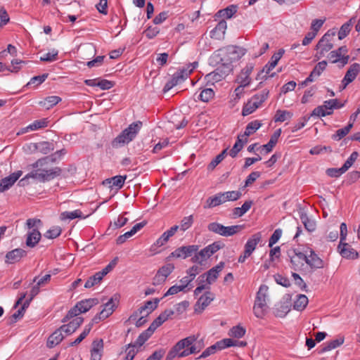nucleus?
Returning <instances> with one entry per match:
<instances>
[{
	"mask_svg": "<svg viewBox=\"0 0 360 360\" xmlns=\"http://www.w3.org/2000/svg\"><path fill=\"white\" fill-rule=\"evenodd\" d=\"M243 228L241 225H233L229 226H224L222 236L229 237L232 236L240 232Z\"/></svg>",
	"mask_w": 360,
	"mask_h": 360,
	"instance_id": "42",
	"label": "nucleus"
},
{
	"mask_svg": "<svg viewBox=\"0 0 360 360\" xmlns=\"http://www.w3.org/2000/svg\"><path fill=\"white\" fill-rule=\"evenodd\" d=\"M53 144L48 141H41L37 143V152L44 155L49 153L53 150Z\"/></svg>",
	"mask_w": 360,
	"mask_h": 360,
	"instance_id": "39",
	"label": "nucleus"
},
{
	"mask_svg": "<svg viewBox=\"0 0 360 360\" xmlns=\"http://www.w3.org/2000/svg\"><path fill=\"white\" fill-rule=\"evenodd\" d=\"M337 32L335 28L329 30L319 41L316 46L317 51L315 57L319 60L325 56L333 47L332 41L335 36Z\"/></svg>",
	"mask_w": 360,
	"mask_h": 360,
	"instance_id": "5",
	"label": "nucleus"
},
{
	"mask_svg": "<svg viewBox=\"0 0 360 360\" xmlns=\"http://www.w3.org/2000/svg\"><path fill=\"white\" fill-rule=\"evenodd\" d=\"M154 331L155 330L150 326L147 330H144L139 335L136 341V344L139 346H142L153 335Z\"/></svg>",
	"mask_w": 360,
	"mask_h": 360,
	"instance_id": "38",
	"label": "nucleus"
},
{
	"mask_svg": "<svg viewBox=\"0 0 360 360\" xmlns=\"http://www.w3.org/2000/svg\"><path fill=\"white\" fill-rule=\"evenodd\" d=\"M62 232V229L59 226H54L49 229L45 233L44 237L49 239H54L58 237Z\"/></svg>",
	"mask_w": 360,
	"mask_h": 360,
	"instance_id": "56",
	"label": "nucleus"
},
{
	"mask_svg": "<svg viewBox=\"0 0 360 360\" xmlns=\"http://www.w3.org/2000/svg\"><path fill=\"white\" fill-rule=\"evenodd\" d=\"M248 142V139H244L242 136L238 135V139L233 148L229 151V155L232 158L236 157L238 153L242 150L243 146Z\"/></svg>",
	"mask_w": 360,
	"mask_h": 360,
	"instance_id": "30",
	"label": "nucleus"
},
{
	"mask_svg": "<svg viewBox=\"0 0 360 360\" xmlns=\"http://www.w3.org/2000/svg\"><path fill=\"white\" fill-rule=\"evenodd\" d=\"M246 330L243 326L238 325L236 326H233L229 330V335L231 337H233L236 338H240L243 337L245 334Z\"/></svg>",
	"mask_w": 360,
	"mask_h": 360,
	"instance_id": "51",
	"label": "nucleus"
},
{
	"mask_svg": "<svg viewBox=\"0 0 360 360\" xmlns=\"http://www.w3.org/2000/svg\"><path fill=\"white\" fill-rule=\"evenodd\" d=\"M63 330L60 327L58 329L55 330L48 338L47 347L53 348L56 345H58L64 338L63 335Z\"/></svg>",
	"mask_w": 360,
	"mask_h": 360,
	"instance_id": "23",
	"label": "nucleus"
},
{
	"mask_svg": "<svg viewBox=\"0 0 360 360\" xmlns=\"http://www.w3.org/2000/svg\"><path fill=\"white\" fill-rule=\"evenodd\" d=\"M199 246L197 245L181 246L176 249L171 253V257L176 258H186L191 257L193 254L196 253Z\"/></svg>",
	"mask_w": 360,
	"mask_h": 360,
	"instance_id": "12",
	"label": "nucleus"
},
{
	"mask_svg": "<svg viewBox=\"0 0 360 360\" xmlns=\"http://www.w3.org/2000/svg\"><path fill=\"white\" fill-rule=\"evenodd\" d=\"M281 129L276 130L271 136L269 141L266 144L262 146L263 149L266 150V153H270L273 150V148L276 144L278 139L281 136Z\"/></svg>",
	"mask_w": 360,
	"mask_h": 360,
	"instance_id": "35",
	"label": "nucleus"
},
{
	"mask_svg": "<svg viewBox=\"0 0 360 360\" xmlns=\"http://www.w3.org/2000/svg\"><path fill=\"white\" fill-rule=\"evenodd\" d=\"M224 226V225L219 223L212 222L207 225V229L210 232L214 233L222 236Z\"/></svg>",
	"mask_w": 360,
	"mask_h": 360,
	"instance_id": "59",
	"label": "nucleus"
},
{
	"mask_svg": "<svg viewBox=\"0 0 360 360\" xmlns=\"http://www.w3.org/2000/svg\"><path fill=\"white\" fill-rule=\"evenodd\" d=\"M141 127L142 122L140 121H137L131 124L113 140L112 143V146L115 148H118L131 141L136 136Z\"/></svg>",
	"mask_w": 360,
	"mask_h": 360,
	"instance_id": "3",
	"label": "nucleus"
},
{
	"mask_svg": "<svg viewBox=\"0 0 360 360\" xmlns=\"http://www.w3.org/2000/svg\"><path fill=\"white\" fill-rule=\"evenodd\" d=\"M227 24L225 20H221L217 26L210 32V37L213 39H220L225 34Z\"/></svg>",
	"mask_w": 360,
	"mask_h": 360,
	"instance_id": "22",
	"label": "nucleus"
},
{
	"mask_svg": "<svg viewBox=\"0 0 360 360\" xmlns=\"http://www.w3.org/2000/svg\"><path fill=\"white\" fill-rule=\"evenodd\" d=\"M269 288L266 285H261L257 292L253 306L254 314L257 318H263L266 313Z\"/></svg>",
	"mask_w": 360,
	"mask_h": 360,
	"instance_id": "4",
	"label": "nucleus"
},
{
	"mask_svg": "<svg viewBox=\"0 0 360 360\" xmlns=\"http://www.w3.org/2000/svg\"><path fill=\"white\" fill-rule=\"evenodd\" d=\"M290 311L288 305L283 302L279 303L275 308L274 314L278 317H284Z\"/></svg>",
	"mask_w": 360,
	"mask_h": 360,
	"instance_id": "55",
	"label": "nucleus"
},
{
	"mask_svg": "<svg viewBox=\"0 0 360 360\" xmlns=\"http://www.w3.org/2000/svg\"><path fill=\"white\" fill-rule=\"evenodd\" d=\"M193 280L191 276H188V275L186 276H184L179 281V285L183 288L184 292H188L189 291L193 286L191 285V282Z\"/></svg>",
	"mask_w": 360,
	"mask_h": 360,
	"instance_id": "62",
	"label": "nucleus"
},
{
	"mask_svg": "<svg viewBox=\"0 0 360 360\" xmlns=\"http://www.w3.org/2000/svg\"><path fill=\"white\" fill-rule=\"evenodd\" d=\"M262 240V233L260 232H257L253 234L247 241L245 245V251H246L247 254H250L254 252L257 244Z\"/></svg>",
	"mask_w": 360,
	"mask_h": 360,
	"instance_id": "19",
	"label": "nucleus"
},
{
	"mask_svg": "<svg viewBox=\"0 0 360 360\" xmlns=\"http://www.w3.org/2000/svg\"><path fill=\"white\" fill-rule=\"evenodd\" d=\"M252 202L245 201L240 207H235L233 210L234 217H240L245 214L251 207Z\"/></svg>",
	"mask_w": 360,
	"mask_h": 360,
	"instance_id": "37",
	"label": "nucleus"
},
{
	"mask_svg": "<svg viewBox=\"0 0 360 360\" xmlns=\"http://www.w3.org/2000/svg\"><path fill=\"white\" fill-rule=\"evenodd\" d=\"M290 261L295 271H302L306 264V255L302 252H295L290 256Z\"/></svg>",
	"mask_w": 360,
	"mask_h": 360,
	"instance_id": "16",
	"label": "nucleus"
},
{
	"mask_svg": "<svg viewBox=\"0 0 360 360\" xmlns=\"http://www.w3.org/2000/svg\"><path fill=\"white\" fill-rule=\"evenodd\" d=\"M172 309H166L161 313L150 324V326L155 330L157 328L165 322L169 317L174 314Z\"/></svg>",
	"mask_w": 360,
	"mask_h": 360,
	"instance_id": "24",
	"label": "nucleus"
},
{
	"mask_svg": "<svg viewBox=\"0 0 360 360\" xmlns=\"http://www.w3.org/2000/svg\"><path fill=\"white\" fill-rule=\"evenodd\" d=\"M82 212L79 210H76L72 212H63L60 214V218L61 220H66V219H74L76 218H81L82 217Z\"/></svg>",
	"mask_w": 360,
	"mask_h": 360,
	"instance_id": "47",
	"label": "nucleus"
},
{
	"mask_svg": "<svg viewBox=\"0 0 360 360\" xmlns=\"http://www.w3.org/2000/svg\"><path fill=\"white\" fill-rule=\"evenodd\" d=\"M47 126V121L46 119L35 120L34 122L27 127V129L31 131L37 130L44 128Z\"/></svg>",
	"mask_w": 360,
	"mask_h": 360,
	"instance_id": "64",
	"label": "nucleus"
},
{
	"mask_svg": "<svg viewBox=\"0 0 360 360\" xmlns=\"http://www.w3.org/2000/svg\"><path fill=\"white\" fill-rule=\"evenodd\" d=\"M348 49L346 46H342L337 50L332 51L328 54V58L333 63H340L342 66L348 63L349 56L347 55Z\"/></svg>",
	"mask_w": 360,
	"mask_h": 360,
	"instance_id": "8",
	"label": "nucleus"
},
{
	"mask_svg": "<svg viewBox=\"0 0 360 360\" xmlns=\"http://www.w3.org/2000/svg\"><path fill=\"white\" fill-rule=\"evenodd\" d=\"M82 314V311L80 310L79 307H77V303L76 305L70 309V311L68 312L67 315L63 318V322H66L69 321L70 319H75L76 317H78L77 316Z\"/></svg>",
	"mask_w": 360,
	"mask_h": 360,
	"instance_id": "60",
	"label": "nucleus"
},
{
	"mask_svg": "<svg viewBox=\"0 0 360 360\" xmlns=\"http://www.w3.org/2000/svg\"><path fill=\"white\" fill-rule=\"evenodd\" d=\"M53 157H45L37 160L32 165L33 170L27 174L25 179L32 178L40 182L50 181L61 174L62 169L58 167H51L50 162H54Z\"/></svg>",
	"mask_w": 360,
	"mask_h": 360,
	"instance_id": "1",
	"label": "nucleus"
},
{
	"mask_svg": "<svg viewBox=\"0 0 360 360\" xmlns=\"http://www.w3.org/2000/svg\"><path fill=\"white\" fill-rule=\"evenodd\" d=\"M93 324L94 323L91 322L89 325L86 326L82 333L74 342H70L69 346L73 347L75 345L79 344L88 335L92 328Z\"/></svg>",
	"mask_w": 360,
	"mask_h": 360,
	"instance_id": "48",
	"label": "nucleus"
},
{
	"mask_svg": "<svg viewBox=\"0 0 360 360\" xmlns=\"http://www.w3.org/2000/svg\"><path fill=\"white\" fill-rule=\"evenodd\" d=\"M61 98L57 96H50L39 102V105L49 110L58 104Z\"/></svg>",
	"mask_w": 360,
	"mask_h": 360,
	"instance_id": "32",
	"label": "nucleus"
},
{
	"mask_svg": "<svg viewBox=\"0 0 360 360\" xmlns=\"http://www.w3.org/2000/svg\"><path fill=\"white\" fill-rule=\"evenodd\" d=\"M237 340H234L231 338H225L216 343V346H218V349H224L225 348L236 346Z\"/></svg>",
	"mask_w": 360,
	"mask_h": 360,
	"instance_id": "58",
	"label": "nucleus"
},
{
	"mask_svg": "<svg viewBox=\"0 0 360 360\" xmlns=\"http://www.w3.org/2000/svg\"><path fill=\"white\" fill-rule=\"evenodd\" d=\"M41 237L40 232L37 229H32L27 233L26 245L30 248H34L39 243Z\"/></svg>",
	"mask_w": 360,
	"mask_h": 360,
	"instance_id": "25",
	"label": "nucleus"
},
{
	"mask_svg": "<svg viewBox=\"0 0 360 360\" xmlns=\"http://www.w3.org/2000/svg\"><path fill=\"white\" fill-rule=\"evenodd\" d=\"M198 65V62H193L192 63H189L186 65V67L179 69L176 72V75L181 76V79L182 81L185 80L189 75L197 68Z\"/></svg>",
	"mask_w": 360,
	"mask_h": 360,
	"instance_id": "31",
	"label": "nucleus"
},
{
	"mask_svg": "<svg viewBox=\"0 0 360 360\" xmlns=\"http://www.w3.org/2000/svg\"><path fill=\"white\" fill-rule=\"evenodd\" d=\"M22 172L21 171H17L13 172L8 176H6L0 180V193L9 189L15 181L20 177Z\"/></svg>",
	"mask_w": 360,
	"mask_h": 360,
	"instance_id": "13",
	"label": "nucleus"
},
{
	"mask_svg": "<svg viewBox=\"0 0 360 360\" xmlns=\"http://www.w3.org/2000/svg\"><path fill=\"white\" fill-rule=\"evenodd\" d=\"M116 306L113 299L110 298L104 305L103 309L99 314L96 315L91 320L93 323H98L101 320H103L110 316L115 311Z\"/></svg>",
	"mask_w": 360,
	"mask_h": 360,
	"instance_id": "11",
	"label": "nucleus"
},
{
	"mask_svg": "<svg viewBox=\"0 0 360 360\" xmlns=\"http://www.w3.org/2000/svg\"><path fill=\"white\" fill-rule=\"evenodd\" d=\"M344 342L343 338H339L335 340H333L330 342H328L326 346L321 349V352L330 351L331 349H335L338 347L340 346Z\"/></svg>",
	"mask_w": 360,
	"mask_h": 360,
	"instance_id": "46",
	"label": "nucleus"
},
{
	"mask_svg": "<svg viewBox=\"0 0 360 360\" xmlns=\"http://www.w3.org/2000/svg\"><path fill=\"white\" fill-rule=\"evenodd\" d=\"M300 219L306 230H307L309 232L315 231L316 226V222L314 220L309 219L305 212H301Z\"/></svg>",
	"mask_w": 360,
	"mask_h": 360,
	"instance_id": "36",
	"label": "nucleus"
},
{
	"mask_svg": "<svg viewBox=\"0 0 360 360\" xmlns=\"http://www.w3.org/2000/svg\"><path fill=\"white\" fill-rule=\"evenodd\" d=\"M227 152V148L224 149L221 153L216 156L207 166V170L212 171L224 159Z\"/></svg>",
	"mask_w": 360,
	"mask_h": 360,
	"instance_id": "45",
	"label": "nucleus"
},
{
	"mask_svg": "<svg viewBox=\"0 0 360 360\" xmlns=\"http://www.w3.org/2000/svg\"><path fill=\"white\" fill-rule=\"evenodd\" d=\"M353 127V123H349L344 128L340 129L336 131V133L333 135V139L337 141L340 140L342 138L345 137L350 131V129Z\"/></svg>",
	"mask_w": 360,
	"mask_h": 360,
	"instance_id": "50",
	"label": "nucleus"
},
{
	"mask_svg": "<svg viewBox=\"0 0 360 360\" xmlns=\"http://www.w3.org/2000/svg\"><path fill=\"white\" fill-rule=\"evenodd\" d=\"M262 126V124L258 120L252 121L248 124L245 128V131L243 134H241L244 139H248V137L253 134L257 131V129Z\"/></svg>",
	"mask_w": 360,
	"mask_h": 360,
	"instance_id": "33",
	"label": "nucleus"
},
{
	"mask_svg": "<svg viewBox=\"0 0 360 360\" xmlns=\"http://www.w3.org/2000/svg\"><path fill=\"white\" fill-rule=\"evenodd\" d=\"M225 266L224 262H220L217 266L210 269L205 274L202 275L200 277L204 278L206 276V281L209 284L214 282L218 278L219 273L223 270Z\"/></svg>",
	"mask_w": 360,
	"mask_h": 360,
	"instance_id": "14",
	"label": "nucleus"
},
{
	"mask_svg": "<svg viewBox=\"0 0 360 360\" xmlns=\"http://www.w3.org/2000/svg\"><path fill=\"white\" fill-rule=\"evenodd\" d=\"M306 264L311 269H321L324 266L323 261L312 250H310V255H306Z\"/></svg>",
	"mask_w": 360,
	"mask_h": 360,
	"instance_id": "18",
	"label": "nucleus"
},
{
	"mask_svg": "<svg viewBox=\"0 0 360 360\" xmlns=\"http://www.w3.org/2000/svg\"><path fill=\"white\" fill-rule=\"evenodd\" d=\"M126 179V176H115L111 179H108L103 181V184L108 185L110 188H121Z\"/></svg>",
	"mask_w": 360,
	"mask_h": 360,
	"instance_id": "26",
	"label": "nucleus"
},
{
	"mask_svg": "<svg viewBox=\"0 0 360 360\" xmlns=\"http://www.w3.org/2000/svg\"><path fill=\"white\" fill-rule=\"evenodd\" d=\"M214 296L210 292H207L204 295H202L198 300V303L202 307V310H203L205 307H207L211 302L214 300Z\"/></svg>",
	"mask_w": 360,
	"mask_h": 360,
	"instance_id": "43",
	"label": "nucleus"
},
{
	"mask_svg": "<svg viewBox=\"0 0 360 360\" xmlns=\"http://www.w3.org/2000/svg\"><path fill=\"white\" fill-rule=\"evenodd\" d=\"M181 82L183 81L181 79V76H178L176 73H174L172 76V78L165 84L163 89L164 92H167Z\"/></svg>",
	"mask_w": 360,
	"mask_h": 360,
	"instance_id": "54",
	"label": "nucleus"
},
{
	"mask_svg": "<svg viewBox=\"0 0 360 360\" xmlns=\"http://www.w3.org/2000/svg\"><path fill=\"white\" fill-rule=\"evenodd\" d=\"M102 276L99 274V272H96L94 275L89 278L84 284V287L86 288H90L98 284L102 281Z\"/></svg>",
	"mask_w": 360,
	"mask_h": 360,
	"instance_id": "52",
	"label": "nucleus"
},
{
	"mask_svg": "<svg viewBox=\"0 0 360 360\" xmlns=\"http://www.w3.org/2000/svg\"><path fill=\"white\" fill-rule=\"evenodd\" d=\"M238 7L236 5H230L224 9L219 10L217 15L219 17L231 18L236 12Z\"/></svg>",
	"mask_w": 360,
	"mask_h": 360,
	"instance_id": "40",
	"label": "nucleus"
},
{
	"mask_svg": "<svg viewBox=\"0 0 360 360\" xmlns=\"http://www.w3.org/2000/svg\"><path fill=\"white\" fill-rule=\"evenodd\" d=\"M83 318L76 317L70 321L68 324H64L60 326L61 330L68 335L73 333L83 323Z\"/></svg>",
	"mask_w": 360,
	"mask_h": 360,
	"instance_id": "21",
	"label": "nucleus"
},
{
	"mask_svg": "<svg viewBox=\"0 0 360 360\" xmlns=\"http://www.w3.org/2000/svg\"><path fill=\"white\" fill-rule=\"evenodd\" d=\"M253 70V65L249 64L246 65L240 72L237 77V82L241 84L242 86H247L250 83L251 79L250 75Z\"/></svg>",
	"mask_w": 360,
	"mask_h": 360,
	"instance_id": "17",
	"label": "nucleus"
},
{
	"mask_svg": "<svg viewBox=\"0 0 360 360\" xmlns=\"http://www.w3.org/2000/svg\"><path fill=\"white\" fill-rule=\"evenodd\" d=\"M269 90L264 89L254 95L244 105L242 111L243 116H247L255 112L269 96Z\"/></svg>",
	"mask_w": 360,
	"mask_h": 360,
	"instance_id": "7",
	"label": "nucleus"
},
{
	"mask_svg": "<svg viewBox=\"0 0 360 360\" xmlns=\"http://www.w3.org/2000/svg\"><path fill=\"white\" fill-rule=\"evenodd\" d=\"M226 202L224 200V197L223 195V193H217V195L210 197L207 198L206 201L207 205L205 206V208H212L216 206H218L221 204Z\"/></svg>",
	"mask_w": 360,
	"mask_h": 360,
	"instance_id": "28",
	"label": "nucleus"
},
{
	"mask_svg": "<svg viewBox=\"0 0 360 360\" xmlns=\"http://www.w3.org/2000/svg\"><path fill=\"white\" fill-rule=\"evenodd\" d=\"M98 302L96 298H89L77 302V307H79L82 313H85L94 306L97 305Z\"/></svg>",
	"mask_w": 360,
	"mask_h": 360,
	"instance_id": "29",
	"label": "nucleus"
},
{
	"mask_svg": "<svg viewBox=\"0 0 360 360\" xmlns=\"http://www.w3.org/2000/svg\"><path fill=\"white\" fill-rule=\"evenodd\" d=\"M352 25V19H350L348 22L344 23L339 32H338V39L340 40H342L344 38H345L347 34L349 33L350 30H351V27Z\"/></svg>",
	"mask_w": 360,
	"mask_h": 360,
	"instance_id": "44",
	"label": "nucleus"
},
{
	"mask_svg": "<svg viewBox=\"0 0 360 360\" xmlns=\"http://www.w3.org/2000/svg\"><path fill=\"white\" fill-rule=\"evenodd\" d=\"M26 255V252L20 248H16L8 252L6 255V262L13 264L18 262Z\"/></svg>",
	"mask_w": 360,
	"mask_h": 360,
	"instance_id": "20",
	"label": "nucleus"
},
{
	"mask_svg": "<svg viewBox=\"0 0 360 360\" xmlns=\"http://www.w3.org/2000/svg\"><path fill=\"white\" fill-rule=\"evenodd\" d=\"M58 51L56 49L51 50L50 52L46 53L40 57L41 61L53 62L57 60Z\"/></svg>",
	"mask_w": 360,
	"mask_h": 360,
	"instance_id": "63",
	"label": "nucleus"
},
{
	"mask_svg": "<svg viewBox=\"0 0 360 360\" xmlns=\"http://www.w3.org/2000/svg\"><path fill=\"white\" fill-rule=\"evenodd\" d=\"M214 96V92L212 89H205L202 90L198 96V98L202 102H208Z\"/></svg>",
	"mask_w": 360,
	"mask_h": 360,
	"instance_id": "49",
	"label": "nucleus"
},
{
	"mask_svg": "<svg viewBox=\"0 0 360 360\" xmlns=\"http://www.w3.org/2000/svg\"><path fill=\"white\" fill-rule=\"evenodd\" d=\"M193 223V215L185 217L181 219L180 225L179 226V229H180L181 231H186L192 226Z\"/></svg>",
	"mask_w": 360,
	"mask_h": 360,
	"instance_id": "57",
	"label": "nucleus"
},
{
	"mask_svg": "<svg viewBox=\"0 0 360 360\" xmlns=\"http://www.w3.org/2000/svg\"><path fill=\"white\" fill-rule=\"evenodd\" d=\"M225 202L234 201L239 199L241 196V193L238 191H231L223 193Z\"/></svg>",
	"mask_w": 360,
	"mask_h": 360,
	"instance_id": "61",
	"label": "nucleus"
},
{
	"mask_svg": "<svg viewBox=\"0 0 360 360\" xmlns=\"http://www.w3.org/2000/svg\"><path fill=\"white\" fill-rule=\"evenodd\" d=\"M360 70V65L358 63L352 64L347 71L343 79L346 81V84H349L354 80Z\"/></svg>",
	"mask_w": 360,
	"mask_h": 360,
	"instance_id": "27",
	"label": "nucleus"
},
{
	"mask_svg": "<svg viewBox=\"0 0 360 360\" xmlns=\"http://www.w3.org/2000/svg\"><path fill=\"white\" fill-rule=\"evenodd\" d=\"M211 254L210 253L207 247L202 249L198 253L195 254L191 259L193 262L198 263L202 264L203 262L211 257Z\"/></svg>",
	"mask_w": 360,
	"mask_h": 360,
	"instance_id": "34",
	"label": "nucleus"
},
{
	"mask_svg": "<svg viewBox=\"0 0 360 360\" xmlns=\"http://www.w3.org/2000/svg\"><path fill=\"white\" fill-rule=\"evenodd\" d=\"M244 54V49L236 46H228L218 51L220 61L230 64L239 60Z\"/></svg>",
	"mask_w": 360,
	"mask_h": 360,
	"instance_id": "6",
	"label": "nucleus"
},
{
	"mask_svg": "<svg viewBox=\"0 0 360 360\" xmlns=\"http://www.w3.org/2000/svg\"><path fill=\"white\" fill-rule=\"evenodd\" d=\"M338 250L340 255L344 258L349 259H355L358 258V252L347 243L340 242L338 245Z\"/></svg>",
	"mask_w": 360,
	"mask_h": 360,
	"instance_id": "15",
	"label": "nucleus"
},
{
	"mask_svg": "<svg viewBox=\"0 0 360 360\" xmlns=\"http://www.w3.org/2000/svg\"><path fill=\"white\" fill-rule=\"evenodd\" d=\"M308 304V298L304 295H299L294 302V309L298 311H302Z\"/></svg>",
	"mask_w": 360,
	"mask_h": 360,
	"instance_id": "41",
	"label": "nucleus"
},
{
	"mask_svg": "<svg viewBox=\"0 0 360 360\" xmlns=\"http://www.w3.org/2000/svg\"><path fill=\"white\" fill-rule=\"evenodd\" d=\"M179 230V226L174 225L172 226L169 230L164 232L160 238H158L156 241L150 246L151 252H157L158 248L165 245L169 238L173 236L176 232Z\"/></svg>",
	"mask_w": 360,
	"mask_h": 360,
	"instance_id": "9",
	"label": "nucleus"
},
{
	"mask_svg": "<svg viewBox=\"0 0 360 360\" xmlns=\"http://www.w3.org/2000/svg\"><path fill=\"white\" fill-rule=\"evenodd\" d=\"M292 113L288 110H278L276 112L274 120L275 122H283L288 119L291 118Z\"/></svg>",
	"mask_w": 360,
	"mask_h": 360,
	"instance_id": "53",
	"label": "nucleus"
},
{
	"mask_svg": "<svg viewBox=\"0 0 360 360\" xmlns=\"http://www.w3.org/2000/svg\"><path fill=\"white\" fill-rule=\"evenodd\" d=\"M203 347V345L196 341L194 335L188 336L177 342L168 352L165 360L183 358L192 354L198 353Z\"/></svg>",
	"mask_w": 360,
	"mask_h": 360,
	"instance_id": "2",
	"label": "nucleus"
},
{
	"mask_svg": "<svg viewBox=\"0 0 360 360\" xmlns=\"http://www.w3.org/2000/svg\"><path fill=\"white\" fill-rule=\"evenodd\" d=\"M159 302L160 300L158 298H155L153 302L150 300L147 301L143 306L141 307L130 316L129 320L134 321L142 314H145L146 316H148L158 307Z\"/></svg>",
	"mask_w": 360,
	"mask_h": 360,
	"instance_id": "10",
	"label": "nucleus"
}]
</instances>
